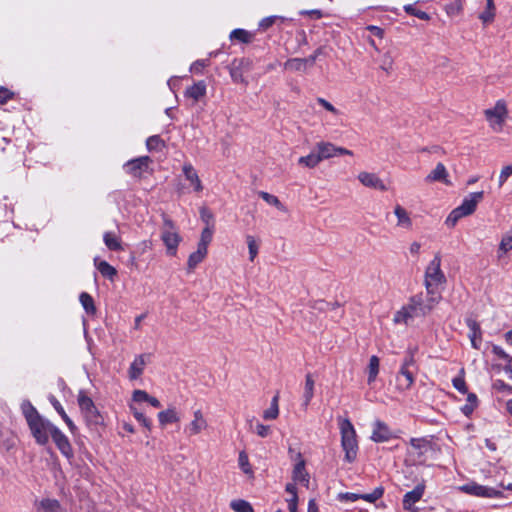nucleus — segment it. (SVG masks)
Wrapping results in <instances>:
<instances>
[{
	"label": "nucleus",
	"mask_w": 512,
	"mask_h": 512,
	"mask_svg": "<svg viewBox=\"0 0 512 512\" xmlns=\"http://www.w3.org/2000/svg\"><path fill=\"white\" fill-rule=\"evenodd\" d=\"M21 411L36 443L46 445L56 426L43 418L29 401L22 402Z\"/></svg>",
	"instance_id": "1"
},
{
	"label": "nucleus",
	"mask_w": 512,
	"mask_h": 512,
	"mask_svg": "<svg viewBox=\"0 0 512 512\" xmlns=\"http://www.w3.org/2000/svg\"><path fill=\"white\" fill-rule=\"evenodd\" d=\"M338 424L341 434V446L345 452V460L351 463L356 459L358 451L356 431L349 419L339 418Z\"/></svg>",
	"instance_id": "2"
},
{
	"label": "nucleus",
	"mask_w": 512,
	"mask_h": 512,
	"mask_svg": "<svg viewBox=\"0 0 512 512\" xmlns=\"http://www.w3.org/2000/svg\"><path fill=\"white\" fill-rule=\"evenodd\" d=\"M485 121L495 133H501L509 117L508 104L504 99L497 100L483 111Z\"/></svg>",
	"instance_id": "3"
},
{
	"label": "nucleus",
	"mask_w": 512,
	"mask_h": 512,
	"mask_svg": "<svg viewBox=\"0 0 512 512\" xmlns=\"http://www.w3.org/2000/svg\"><path fill=\"white\" fill-rule=\"evenodd\" d=\"M442 258L436 253L425 269L424 285L427 292L440 290L446 283V276L441 269Z\"/></svg>",
	"instance_id": "4"
},
{
	"label": "nucleus",
	"mask_w": 512,
	"mask_h": 512,
	"mask_svg": "<svg viewBox=\"0 0 512 512\" xmlns=\"http://www.w3.org/2000/svg\"><path fill=\"white\" fill-rule=\"evenodd\" d=\"M484 192H473L466 196L461 205L453 209L446 219V224L454 227L463 217L469 216L476 210L477 205L482 201Z\"/></svg>",
	"instance_id": "5"
},
{
	"label": "nucleus",
	"mask_w": 512,
	"mask_h": 512,
	"mask_svg": "<svg viewBox=\"0 0 512 512\" xmlns=\"http://www.w3.org/2000/svg\"><path fill=\"white\" fill-rule=\"evenodd\" d=\"M162 218L161 239L166 247V253L170 256H175L181 242V236L174 222L169 217L163 215Z\"/></svg>",
	"instance_id": "6"
},
{
	"label": "nucleus",
	"mask_w": 512,
	"mask_h": 512,
	"mask_svg": "<svg viewBox=\"0 0 512 512\" xmlns=\"http://www.w3.org/2000/svg\"><path fill=\"white\" fill-rule=\"evenodd\" d=\"M78 405L89 424L100 425L103 423V418L94 402L83 391H80L78 394Z\"/></svg>",
	"instance_id": "7"
},
{
	"label": "nucleus",
	"mask_w": 512,
	"mask_h": 512,
	"mask_svg": "<svg viewBox=\"0 0 512 512\" xmlns=\"http://www.w3.org/2000/svg\"><path fill=\"white\" fill-rule=\"evenodd\" d=\"M209 423L201 409H196L192 413V418L186 424L184 431L189 437L200 435L207 431Z\"/></svg>",
	"instance_id": "8"
},
{
	"label": "nucleus",
	"mask_w": 512,
	"mask_h": 512,
	"mask_svg": "<svg viewBox=\"0 0 512 512\" xmlns=\"http://www.w3.org/2000/svg\"><path fill=\"white\" fill-rule=\"evenodd\" d=\"M358 182L365 188L385 192L388 187L385 181L375 172L360 171L357 174Z\"/></svg>",
	"instance_id": "9"
},
{
	"label": "nucleus",
	"mask_w": 512,
	"mask_h": 512,
	"mask_svg": "<svg viewBox=\"0 0 512 512\" xmlns=\"http://www.w3.org/2000/svg\"><path fill=\"white\" fill-rule=\"evenodd\" d=\"M459 489L467 494L484 497V498H499L502 497V492L498 489L477 484L475 482L468 483L459 487Z\"/></svg>",
	"instance_id": "10"
},
{
	"label": "nucleus",
	"mask_w": 512,
	"mask_h": 512,
	"mask_svg": "<svg viewBox=\"0 0 512 512\" xmlns=\"http://www.w3.org/2000/svg\"><path fill=\"white\" fill-rule=\"evenodd\" d=\"M315 149L318 151L321 160L330 159L340 155L352 156L353 152L344 147L336 146L331 142L319 141L315 144Z\"/></svg>",
	"instance_id": "11"
},
{
	"label": "nucleus",
	"mask_w": 512,
	"mask_h": 512,
	"mask_svg": "<svg viewBox=\"0 0 512 512\" xmlns=\"http://www.w3.org/2000/svg\"><path fill=\"white\" fill-rule=\"evenodd\" d=\"M150 360L151 354L149 353L136 355L127 370L129 380L134 381L139 379L144 373L146 366L150 363Z\"/></svg>",
	"instance_id": "12"
},
{
	"label": "nucleus",
	"mask_w": 512,
	"mask_h": 512,
	"mask_svg": "<svg viewBox=\"0 0 512 512\" xmlns=\"http://www.w3.org/2000/svg\"><path fill=\"white\" fill-rule=\"evenodd\" d=\"M393 215L395 216V228L403 231H411L413 229V219L411 212L401 204H395L393 207Z\"/></svg>",
	"instance_id": "13"
},
{
	"label": "nucleus",
	"mask_w": 512,
	"mask_h": 512,
	"mask_svg": "<svg viewBox=\"0 0 512 512\" xmlns=\"http://www.w3.org/2000/svg\"><path fill=\"white\" fill-rule=\"evenodd\" d=\"M424 180L428 184L440 182L446 186H452L448 170L441 162L436 164V166L426 175Z\"/></svg>",
	"instance_id": "14"
},
{
	"label": "nucleus",
	"mask_w": 512,
	"mask_h": 512,
	"mask_svg": "<svg viewBox=\"0 0 512 512\" xmlns=\"http://www.w3.org/2000/svg\"><path fill=\"white\" fill-rule=\"evenodd\" d=\"M151 159L148 156H142L128 161L124 167L127 173L134 177H141L143 173L149 170Z\"/></svg>",
	"instance_id": "15"
},
{
	"label": "nucleus",
	"mask_w": 512,
	"mask_h": 512,
	"mask_svg": "<svg viewBox=\"0 0 512 512\" xmlns=\"http://www.w3.org/2000/svg\"><path fill=\"white\" fill-rule=\"evenodd\" d=\"M411 449L409 455L412 456L415 463H421L423 456L431 450L429 441L423 438H412L410 440Z\"/></svg>",
	"instance_id": "16"
},
{
	"label": "nucleus",
	"mask_w": 512,
	"mask_h": 512,
	"mask_svg": "<svg viewBox=\"0 0 512 512\" xmlns=\"http://www.w3.org/2000/svg\"><path fill=\"white\" fill-rule=\"evenodd\" d=\"M418 317L410 302L402 306L393 316V323L396 325H407L412 319Z\"/></svg>",
	"instance_id": "17"
},
{
	"label": "nucleus",
	"mask_w": 512,
	"mask_h": 512,
	"mask_svg": "<svg viewBox=\"0 0 512 512\" xmlns=\"http://www.w3.org/2000/svg\"><path fill=\"white\" fill-rule=\"evenodd\" d=\"M305 460L293 463L292 479L294 482L299 483L306 488L309 487L310 475L306 470Z\"/></svg>",
	"instance_id": "18"
},
{
	"label": "nucleus",
	"mask_w": 512,
	"mask_h": 512,
	"mask_svg": "<svg viewBox=\"0 0 512 512\" xmlns=\"http://www.w3.org/2000/svg\"><path fill=\"white\" fill-rule=\"evenodd\" d=\"M61 453L67 458L72 457V448L68 438L56 427L50 436Z\"/></svg>",
	"instance_id": "19"
},
{
	"label": "nucleus",
	"mask_w": 512,
	"mask_h": 512,
	"mask_svg": "<svg viewBox=\"0 0 512 512\" xmlns=\"http://www.w3.org/2000/svg\"><path fill=\"white\" fill-rule=\"evenodd\" d=\"M182 171L185 179L193 187V190L198 193L201 192L203 190V185L195 168L190 163H185Z\"/></svg>",
	"instance_id": "20"
},
{
	"label": "nucleus",
	"mask_w": 512,
	"mask_h": 512,
	"mask_svg": "<svg viewBox=\"0 0 512 512\" xmlns=\"http://www.w3.org/2000/svg\"><path fill=\"white\" fill-rule=\"evenodd\" d=\"M423 493L424 487L422 485H418L412 491L407 492L403 498L404 509L415 512L414 504L422 498Z\"/></svg>",
	"instance_id": "21"
},
{
	"label": "nucleus",
	"mask_w": 512,
	"mask_h": 512,
	"mask_svg": "<svg viewBox=\"0 0 512 512\" xmlns=\"http://www.w3.org/2000/svg\"><path fill=\"white\" fill-rule=\"evenodd\" d=\"M397 389L401 392L409 390L415 381L412 370L400 369L397 375Z\"/></svg>",
	"instance_id": "22"
},
{
	"label": "nucleus",
	"mask_w": 512,
	"mask_h": 512,
	"mask_svg": "<svg viewBox=\"0 0 512 512\" xmlns=\"http://www.w3.org/2000/svg\"><path fill=\"white\" fill-rule=\"evenodd\" d=\"M391 436H392V433L385 423H383L381 421H376L374 423V428H373V432L371 435V439L374 442L388 441L391 438Z\"/></svg>",
	"instance_id": "23"
},
{
	"label": "nucleus",
	"mask_w": 512,
	"mask_h": 512,
	"mask_svg": "<svg viewBox=\"0 0 512 512\" xmlns=\"http://www.w3.org/2000/svg\"><path fill=\"white\" fill-rule=\"evenodd\" d=\"M206 84L204 81H198L197 83H194L192 86L188 87L185 90V97L192 99L194 103L199 101L201 98H203L206 95Z\"/></svg>",
	"instance_id": "24"
},
{
	"label": "nucleus",
	"mask_w": 512,
	"mask_h": 512,
	"mask_svg": "<svg viewBox=\"0 0 512 512\" xmlns=\"http://www.w3.org/2000/svg\"><path fill=\"white\" fill-rule=\"evenodd\" d=\"M322 162L321 157L315 147L306 156H301L298 159V164L301 167L313 169Z\"/></svg>",
	"instance_id": "25"
},
{
	"label": "nucleus",
	"mask_w": 512,
	"mask_h": 512,
	"mask_svg": "<svg viewBox=\"0 0 512 512\" xmlns=\"http://www.w3.org/2000/svg\"><path fill=\"white\" fill-rule=\"evenodd\" d=\"M179 415L174 407H169L158 413V420L162 427L179 421Z\"/></svg>",
	"instance_id": "26"
},
{
	"label": "nucleus",
	"mask_w": 512,
	"mask_h": 512,
	"mask_svg": "<svg viewBox=\"0 0 512 512\" xmlns=\"http://www.w3.org/2000/svg\"><path fill=\"white\" fill-rule=\"evenodd\" d=\"M208 250L197 246V250L188 257L187 267L189 271H193L207 256Z\"/></svg>",
	"instance_id": "27"
},
{
	"label": "nucleus",
	"mask_w": 512,
	"mask_h": 512,
	"mask_svg": "<svg viewBox=\"0 0 512 512\" xmlns=\"http://www.w3.org/2000/svg\"><path fill=\"white\" fill-rule=\"evenodd\" d=\"M409 302L418 316H425L429 313V306H426L425 298L422 294L411 297Z\"/></svg>",
	"instance_id": "28"
},
{
	"label": "nucleus",
	"mask_w": 512,
	"mask_h": 512,
	"mask_svg": "<svg viewBox=\"0 0 512 512\" xmlns=\"http://www.w3.org/2000/svg\"><path fill=\"white\" fill-rule=\"evenodd\" d=\"M278 401H279V396L277 394L272 398L270 406L263 411L262 418L265 421H271V420H275L278 418V416H279Z\"/></svg>",
	"instance_id": "29"
},
{
	"label": "nucleus",
	"mask_w": 512,
	"mask_h": 512,
	"mask_svg": "<svg viewBox=\"0 0 512 512\" xmlns=\"http://www.w3.org/2000/svg\"><path fill=\"white\" fill-rule=\"evenodd\" d=\"M35 512H62L58 501L43 499L36 504Z\"/></svg>",
	"instance_id": "30"
},
{
	"label": "nucleus",
	"mask_w": 512,
	"mask_h": 512,
	"mask_svg": "<svg viewBox=\"0 0 512 512\" xmlns=\"http://www.w3.org/2000/svg\"><path fill=\"white\" fill-rule=\"evenodd\" d=\"M314 387H315V381L311 374H307L305 378V385H304V406L307 407L313 396H314Z\"/></svg>",
	"instance_id": "31"
},
{
	"label": "nucleus",
	"mask_w": 512,
	"mask_h": 512,
	"mask_svg": "<svg viewBox=\"0 0 512 512\" xmlns=\"http://www.w3.org/2000/svg\"><path fill=\"white\" fill-rule=\"evenodd\" d=\"M496 15V6L494 0H486V7L483 12L479 14V19L483 23H491Z\"/></svg>",
	"instance_id": "32"
},
{
	"label": "nucleus",
	"mask_w": 512,
	"mask_h": 512,
	"mask_svg": "<svg viewBox=\"0 0 512 512\" xmlns=\"http://www.w3.org/2000/svg\"><path fill=\"white\" fill-rule=\"evenodd\" d=\"M245 241L248 247L249 260L253 262L259 253V240L255 236L248 234L245 236Z\"/></svg>",
	"instance_id": "33"
},
{
	"label": "nucleus",
	"mask_w": 512,
	"mask_h": 512,
	"mask_svg": "<svg viewBox=\"0 0 512 512\" xmlns=\"http://www.w3.org/2000/svg\"><path fill=\"white\" fill-rule=\"evenodd\" d=\"M106 247L110 250L119 251L122 250L120 238L113 232H106L103 236Z\"/></svg>",
	"instance_id": "34"
},
{
	"label": "nucleus",
	"mask_w": 512,
	"mask_h": 512,
	"mask_svg": "<svg viewBox=\"0 0 512 512\" xmlns=\"http://www.w3.org/2000/svg\"><path fill=\"white\" fill-rule=\"evenodd\" d=\"M379 367H380V360L377 356L373 355L370 357L369 359V364H368V367H367V370H368V383L371 384L373 383L376 378H377V375L379 373Z\"/></svg>",
	"instance_id": "35"
},
{
	"label": "nucleus",
	"mask_w": 512,
	"mask_h": 512,
	"mask_svg": "<svg viewBox=\"0 0 512 512\" xmlns=\"http://www.w3.org/2000/svg\"><path fill=\"white\" fill-rule=\"evenodd\" d=\"M94 262H95L97 269L104 277L112 280L116 276V274H117L116 269L113 266H111L108 262H106V261L98 262V260L96 258L94 259Z\"/></svg>",
	"instance_id": "36"
},
{
	"label": "nucleus",
	"mask_w": 512,
	"mask_h": 512,
	"mask_svg": "<svg viewBox=\"0 0 512 512\" xmlns=\"http://www.w3.org/2000/svg\"><path fill=\"white\" fill-rule=\"evenodd\" d=\"M259 196L269 205L274 206L276 209H278L281 212H286V207L282 202L279 200V198L273 194H270L268 192L260 191Z\"/></svg>",
	"instance_id": "37"
},
{
	"label": "nucleus",
	"mask_w": 512,
	"mask_h": 512,
	"mask_svg": "<svg viewBox=\"0 0 512 512\" xmlns=\"http://www.w3.org/2000/svg\"><path fill=\"white\" fill-rule=\"evenodd\" d=\"M468 327L470 329L469 338L471 340L472 346L474 348H479L478 342L481 339V330L479 325L475 321L469 320Z\"/></svg>",
	"instance_id": "38"
},
{
	"label": "nucleus",
	"mask_w": 512,
	"mask_h": 512,
	"mask_svg": "<svg viewBox=\"0 0 512 512\" xmlns=\"http://www.w3.org/2000/svg\"><path fill=\"white\" fill-rule=\"evenodd\" d=\"M80 303L88 314H95L96 307L93 298L86 292L80 294Z\"/></svg>",
	"instance_id": "39"
},
{
	"label": "nucleus",
	"mask_w": 512,
	"mask_h": 512,
	"mask_svg": "<svg viewBox=\"0 0 512 512\" xmlns=\"http://www.w3.org/2000/svg\"><path fill=\"white\" fill-rule=\"evenodd\" d=\"M512 250V234L503 235L498 248V257L501 258L503 255Z\"/></svg>",
	"instance_id": "40"
},
{
	"label": "nucleus",
	"mask_w": 512,
	"mask_h": 512,
	"mask_svg": "<svg viewBox=\"0 0 512 512\" xmlns=\"http://www.w3.org/2000/svg\"><path fill=\"white\" fill-rule=\"evenodd\" d=\"M307 64L308 60L293 58L286 61L284 67L288 70L302 71L306 69Z\"/></svg>",
	"instance_id": "41"
},
{
	"label": "nucleus",
	"mask_w": 512,
	"mask_h": 512,
	"mask_svg": "<svg viewBox=\"0 0 512 512\" xmlns=\"http://www.w3.org/2000/svg\"><path fill=\"white\" fill-rule=\"evenodd\" d=\"M212 235H213V227L206 226L201 232L200 240H199L197 246H200V247L208 250V246L212 240Z\"/></svg>",
	"instance_id": "42"
},
{
	"label": "nucleus",
	"mask_w": 512,
	"mask_h": 512,
	"mask_svg": "<svg viewBox=\"0 0 512 512\" xmlns=\"http://www.w3.org/2000/svg\"><path fill=\"white\" fill-rule=\"evenodd\" d=\"M403 8H404V11L409 15L415 16V17H417L421 20H425V21L430 20V16L428 13L417 9L413 4L404 5Z\"/></svg>",
	"instance_id": "43"
},
{
	"label": "nucleus",
	"mask_w": 512,
	"mask_h": 512,
	"mask_svg": "<svg viewBox=\"0 0 512 512\" xmlns=\"http://www.w3.org/2000/svg\"><path fill=\"white\" fill-rule=\"evenodd\" d=\"M440 300H441L440 290H434L433 292H427V297L425 299V303H426V306H429V313L439 303Z\"/></svg>",
	"instance_id": "44"
},
{
	"label": "nucleus",
	"mask_w": 512,
	"mask_h": 512,
	"mask_svg": "<svg viewBox=\"0 0 512 512\" xmlns=\"http://www.w3.org/2000/svg\"><path fill=\"white\" fill-rule=\"evenodd\" d=\"M230 506L235 512H253L251 504L245 500H234Z\"/></svg>",
	"instance_id": "45"
},
{
	"label": "nucleus",
	"mask_w": 512,
	"mask_h": 512,
	"mask_svg": "<svg viewBox=\"0 0 512 512\" xmlns=\"http://www.w3.org/2000/svg\"><path fill=\"white\" fill-rule=\"evenodd\" d=\"M252 431L261 438H266L271 434V428L260 421H256Z\"/></svg>",
	"instance_id": "46"
},
{
	"label": "nucleus",
	"mask_w": 512,
	"mask_h": 512,
	"mask_svg": "<svg viewBox=\"0 0 512 512\" xmlns=\"http://www.w3.org/2000/svg\"><path fill=\"white\" fill-rule=\"evenodd\" d=\"M231 39H237L241 42L248 43L250 42L252 35L243 29H235L230 34Z\"/></svg>",
	"instance_id": "47"
},
{
	"label": "nucleus",
	"mask_w": 512,
	"mask_h": 512,
	"mask_svg": "<svg viewBox=\"0 0 512 512\" xmlns=\"http://www.w3.org/2000/svg\"><path fill=\"white\" fill-rule=\"evenodd\" d=\"M510 176H512V164L504 165L499 173L498 186L502 187Z\"/></svg>",
	"instance_id": "48"
},
{
	"label": "nucleus",
	"mask_w": 512,
	"mask_h": 512,
	"mask_svg": "<svg viewBox=\"0 0 512 512\" xmlns=\"http://www.w3.org/2000/svg\"><path fill=\"white\" fill-rule=\"evenodd\" d=\"M288 456L293 463L305 460L303 458L300 448L292 445L288 446Z\"/></svg>",
	"instance_id": "49"
},
{
	"label": "nucleus",
	"mask_w": 512,
	"mask_h": 512,
	"mask_svg": "<svg viewBox=\"0 0 512 512\" xmlns=\"http://www.w3.org/2000/svg\"><path fill=\"white\" fill-rule=\"evenodd\" d=\"M394 64V59L390 52H386L383 54L381 58V64L380 68L386 72H389L392 70Z\"/></svg>",
	"instance_id": "50"
},
{
	"label": "nucleus",
	"mask_w": 512,
	"mask_h": 512,
	"mask_svg": "<svg viewBox=\"0 0 512 512\" xmlns=\"http://www.w3.org/2000/svg\"><path fill=\"white\" fill-rule=\"evenodd\" d=\"M238 462H239L240 468L242 469V471L245 474H250L252 472L248 456L245 452L242 451L239 453Z\"/></svg>",
	"instance_id": "51"
},
{
	"label": "nucleus",
	"mask_w": 512,
	"mask_h": 512,
	"mask_svg": "<svg viewBox=\"0 0 512 512\" xmlns=\"http://www.w3.org/2000/svg\"><path fill=\"white\" fill-rule=\"evenodd\" d=\"M148 150H159L164 146L163 141L159 136H151L146 141Z\"/></svg>",
	"instance_id": "52"
},
{
	"label": "nucleus",
	"mask_w": 512,
	"mask_h": 512,
	"mask_svg": "<svg viewBox=\"0 0 512 512\" xmlns=\"http://www.w3.org/2000/svg\"><path fill=\"white\" fill-rule=\"evenodd\" d=\"M317 103L335 116H338L340 114V111L324 98H317Z\"/></svg>",
	"instance_id": "53"
},
{
	"label": "nucleus",
	"mask_w": 512,
	"mask_h": 512,
	"mask_svg": "<svg viewBox=\"0 0 512 512\" xmlns=\"http://www.w3.org/2000/svg\"><path fill=\"white\" fill-rule=\"evenodd\" d=\"M383 491L381 489H375L372 493L360 494V499L369 503H374L382 496Z\"/></svg>",
	"instance_id": "54"
},
{
	"label": "nucleus",
	"mask_w": 512,
	"mask_h": 512,
	"mask_svg": "<svg viewBox=\"0 0 512 512\" xmlns=\"http://www.w3.org/2000/svg\"><path fill=\"white\" fill-rule=\"evenodd\" d=\"M149 398V394L144 390H134L132 394V402L135 403H141V402H147Z\"/></svg>",
	"instance_id": "55"
},
{
	"label": "nucleus",
	"mask_w": 512,
	"mask_h": 512,
	"mask_svg": "<svg viewBox=\"0 0 512 512\" xmlns=\"http://www.w3.org/2000/svg\"><path fill=\"white\" fill-rule=\"evenodd\" d=\"M453 386L459 392L465 394L467 392L466 383L463 376L455 377L452 381Z\"/></svg>",
	"instance_id": "56"
},
{
	"label": "nucleus",
	"mask_w": 512,
	"mask_h": 512,
	"mask_svg": "<svg viewBox=\"0 0 512 512\" xmlns=\"http://www.w3.org/2000/svg\"><path fill=\"white\" fill-rule=\"evenodd\" d=\"M200 217H201L202 221L204 223H206L207 226H210V224L212 225L214 216L209 209H207L205 207L201 208Z\"/></svg>",
	"instance_id": "57"
},
{
	"label": "nucleus",
	"mask_w": 512,
	"mask_h": 512,
	"mask_svg": "<svg viewBox=\"0 0 512 512\" xmlns=\"http://www.w3.org/2000/svg\"><path fill=\"white\" fill-rule=\"evenodd\" d=\"M415 364H416V362H415L414 355L412 353H409L403 359L400 369L412 370V368L415 367Z\"/></svg>",
	"instance_id": "58"
},
{
	"label": "nucleus",
	"mask_w": 512,
	"mask_h": 512,
	"mask_svg": "<svg viewBox=\"0 0 512 512\" xmlns=\"http://www.w3.org/2000/svg\"><path fill=\"white\" fill-rule=\"evenodd\" d=\"M278 19L283 20L284 18L280 17V16H275V15L263 18L260 21L259 26L263 29H267L268 27L272 26L275 23V21Z\"/></svg>",
	"instance_id": "59"
},
{
	"label": "nucleus",
	"mask_w": 512,
	"mask_h": 512,
	"mask_svg": "<svg viewBox=\"0 0 512 512\" xmlns=\"http://www.w3.org/2000/svg\"><path fill=\"white\" fill-rule=\"evenodd\" d=\"M12 96H13V93L10 90H8L5 87L0 86V104H3L6 101H8L9 99L12 98Z\"/></svg>",
	"instance_id": "60"
},
{
	"label": "nucleus",
	"mask_w": 512,
	"mask_h": 512,
	"mask_svg": "<svg viewBox=\"0 0 512 512\" xmlns=\"http://www.w3.org/2000/svg\"><path fill=\"white\" fill-rule=\"evenodd\" d=\"M339 499L342 501H357L360 499V494L356 493H341L339 494Z\"/></svg>",
	"instance_id": "61"
},
{
	"label": "nucleus",
	"mask_w": 512,
	"mask_h": 512,
	"mask_svg": "<svg viewBox=\"0 0 512 512\" xmlns=\"http://www.w3.org/2000/svg\"><path fill=\"white\" fill-rule=\"evenodd\" d=\"M368 31H370L374 36L382 39L384 37V30L378 26L369 25L366 27Z\"/></svg>",
	"instance_id": "62"
},
{
	"label": "nucleus",
	"mask_w": 512,
	"mask_h": 512,
	"mask_svg": "<svg viewBox=\"0 0 512 512\" xmlns=\"http://www.w3.org/2000/svg\"><path fill=\"white\" fill-rule=\"evenodd\" d=\"M208 65L207 61L206 60H198L196 62H194L191 66V70L193 72H196V73H199L202 71V69L204 67H206Z\"/></svg>",
	"instance_id": "63"
},
{
	"label": "nucleus",
	"mask_w": 512,
	"mask_h": 512,
	"mask_svg": "<svg viewBox=\"0 0 512 512\" xmlns=\"http://www.w3.org/2000/svg\"><path fill=\"white\" fill-rule=\"evenodd\" d=\"M421 243L414 241L409 245V252L412 256H418L421 251Z\"/></svg>",
	"instance_id": "64"
}]
</instances>
